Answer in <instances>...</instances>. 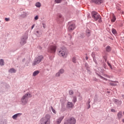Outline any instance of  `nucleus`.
<instances>
[{"instance_id":"obj_1","label":"nucleus","mask_w":124,"mask_h":124,"mask_svg":"<svg viewBox=\"0 0 124 124\" xmlns=\"http://www.w3.org/2000/svg\"><path fill=\"white\" fill-rule=\"evenodd\" d=\"M31 96H32V95H31V94L29 93L25 94L21 99V102L22 105H26V104L28 103V99L29 97H31Z\"/></svg>"},{"instance_id":"obj_2","label":"nucleus","mask_w":124,"mask_h":124,"mask_svg":"<svg viewBox=\"0 0 124 124\" xmlns=\"http://www.w3.org/2000/svg\"><path fill=\"white\" fill-rule=\"evenodd\" d=\"M50 123H51V116L48 114H46L45 117L41 120V124H50Z\"/></svg>"},{"instance_id":"obj_3","label":"nucleus","mask_w":124,"mask_h":124,"mask_svg":"<svg viewBox=\"0 0 124 124\" xmlns=\"http://www.w3.org/2000/svg\"><path fill=\"white\" fill-rule=\"evenodd\" d=\"M92 16L95 21H97V20H99V23H101V22H102L101 20V16L99 14H98V13H97V12H92Z\"/></svg>"},{"instance_id":"obj_4","label":"nucleus","mask_w":124,"mask_h":124,"mask_svg":"<svg viewBox=\"0 0 124 124\" xmlns=\"http://www.w3.org/2000/svg\"><path fill=\"white\" fill-rule=\"evenodd\" d=\"M58 54L60 56V57L66 58L67 57V55H68V52H67L65 49L62 48L59 51Z\"/></svg>"},{"instance_id":"obj_5","label":"nucleus","mask_w":124,"mask_h":124,"mask_svg":"<svg viewBox=\"0 0 124 124\" xmlns=\"http://www.w3.org/2000/svg\"><path fill=\"white\" fill-rule=\"evenodd\" d=\"M43 60V56H39L37 58H36L32 63V65H36L39 63L41 62V61Z\"/></svg>"},{"instance_id":"obj_6","label":"nucleus","mask_w":124,"mask_h":124,"mask_svg":"<svg viewBox=\"0 0 124 124\" xmlns=\"http://www.w3.org/2000/svg\"><path fill=\"white\" fill-rule=\"evenodd\" d=\"M76 123V120L74 117H71L70 118L66 120L64 124H75Z\"/></svg>"},{"instance_id":"obj_7","label":"nucleus","mask_w":124,"mask_h":124,"mask_svg":"<svg viewBox=\"0 0 124 124\" xmlns=\"http://www.w3.org/2000/svg\"><path fill=\"white\" fill-rule=\"evenodd\" d=\"M57 49V46L53 45L51 46L48 48V52L49 53H55Z\"/></svg>"},{"instance_id":"obj_8","label":"nucleus","mask_w":124,"mask_h":124,"mask_svg":"<svg viewBox=\"0 0 124 124\" xmlns=\"http://www.w3.org/2000/svg\"><path fill=\"white\" fill-rule=\"evenodd\" d=\"M92 1L95 4H101L103 2V0H92Z\"/></svg>"},{"instance_id":"obj_9","label":"nucleus","mask_w":124,"mask_h":124,"mask_svg":"<svg viewBox=\"0 0 124 124\" xmlns=\"http://www.w3.org/2000/svg\"><path fill=\"white\" fill-rule=\"evenodd\" d=\"M27 38H28V37H26V38H22L20 41V44L21 45H24V44H26L27 43Z\"/></svg>"},{"instance_id":"obj_10","label":"nucleus","mask_w":124,"mask_h":124,"mask_svg":"<svg viewBox=\"0 0 124 124\" xmlns=\"http://www.w3.org/2000/svg\"><path fill=\"white\" fill-rule=\"evenodd\" d=\"M75 29V24H71L69 26L68 31H73Z\"/></svg>"},{"instance_id":"obj_11","label":"nucleus","mask_w":124,"mask_h":124,"mask_svg":"<svg viewBox=\"0 0 124 124\" xmlns=\"http://www.w3.org/2000/svg\"><path fill=\"white\" fill-rule=\"evenodd\" d=\"M109 85H110V86H113L115 87V86H118L119 85V82L113 81V82L109 83Z\"/></svg>"},{"instance_id":"obj_12","label":"nucleus","mask_w":124,"mask_h":124,"mask_svg":"<svg viewBox=\"0 0 124 124\" xmlns=\"http://www.w3.org/2000/svg\"><path fill=\"white\" fill-rule=\"evenodd\" d=\"M63 118H64L63 116L60 117L58 119H57V120L56 121V124H60L61 123H62V120H63Z\"/></svg>"},{"instance_id":"obj_13","label":"nucleus","mask_w":124,"mask_h":124,"mask_svg":"<svg viewBox=\"0 0 124 124\" xmlns=\"http://www.w3.org/2000/svg\"><path fill=\"white\" fill-rule=\"evenodd\" d=\"M117 117L119 120L123 118V112L122 111H119L117 114Z\"/></svg>"},{"instance_id":"obj_14","label":"nucleus","mask_w":124,"mask_h":124,"mask_svg":"<svg viewBox=\"0 0 124 124\" xmlns=\"http://www.w3.org/2000/svg\"><path fill=\"white\" fill-rule=\"evenodd\" d=\"M22 115V113H17L16 114H15L14 116H13L12 118L14 119V120H16L18 117H20Z\"/></svg>"},{"instance_id":"obj_15","label":"nucleus","mask_w":124,"mask_h":124,"mask_svg":"<svg viewBox=\"0 0 124 124\" xmlns=\"http://www.w3.org/2000/svg\"><path fill=\"white\" fill-rule=\"evenodd\" d=\"M86 35L87 36V37H89V36L91 35V31L89 29H87L86 31Z\"/></svg>"},{"instance_id":"obj_16","label":"nucleus","mask_w":124,"mask_h":124,"mask_svg":"<svg viewBox=\"0 0 124 124\" xmlns=\"http://www.w3.org/2000/svg\"><path fill=\"white\" fill-rule=\"evenodd\" d=\"M63 20V18H62V15H59L57 17V22H62Z\"/></svg>"},{"instance_id":"obj_17","label":"nucleus","mask_w":124,"mask_h":124,"mask_svg":"<svg viewBox=\"0 0 124 124\" xmlns=\"http://www.w3.org/2000/svg\"><path fill=\"white\" fill-rule=\"evenodd\" d=\"M67 106H68V107H69L70 108H72V107H73V106H74V105H73V104L72 103L68 102Z\"/></svg>"},{"instance_id":"obj_18","label":"nucleus","mask_w":124,"mask_h":124,"mask_svg":"<svg viewBox=\"0 0 124 124\" xmlns=\"http://www.w3.org/2000/svg\"><path fill=\"white\" fill-rule=\"evenodd\" d=\"M9 72L10 73H15L16 72V70L11 68L9 70Z\"/></svg>"},{"instance_id":"obj_19","label":"nucleus","mask_w":124,"mask_h":124,"mask_svg":"<svg viewBox=\"0 0 124 124\" xmlns=\"http://www.w3.org/2000/svg\"><path fill=\"white\" fill-rule=\"evenodd\" d=\"M38 74H39V71H35L33 73L32 75L33 76H36Z\"/></svg>"},{"instance_id":"obj_20","label":"nucleus","mask_w":124,"mask_h":124,"mask_svg":"<svg viewBox=\"0 0 124 124\" xmlns=\"http://www.w3.org/2000/svg\"><path fill=\"white\" fill-rule=\"evenodd\" d=\"M115 21H116V17L115 16V15H113L112 18L111 20V22H112V23H114Z\"/></svg>"},{"instance_id":"obj_21","label":"nucleus","mask_w":124,"mask_h":124,"mask_svg":"<svg viewBox=\"0 0 124 124\" xmlns=\"http://www.w3.org/2000/svg\"><path fill=\"white\" fill-rule=\"evenodd\" d=\"M35 6H36V7H39V8L41 6V4L39 2H37L35 4Z\"/></svg>"},{"instance_id":"obj_22","label":"nucleus","mask_w":124,"mask_h":124,"mask_svg":"<svg viewBox=\"0 0 124 124\" xmlns=\"http://www.w3.org/2000/svg\"><path fill=\"white\" fill-rule=\"evenodd\" d=\"M106 51L107 52H110L111 51V47H110V46H108L106 47Z\"/></svg>"},{"instance_id":"obj_23","label":"nucleus","mask_w":124,"mask_h":124,"mask_svg":"<svg viewBox=\"0 0 124 124\" xmlns=\"http://www.w3.org/2000/svg\"><path fill=\"white\" fill-rule=\"evenodd\" d=\"M4 62L3 61V60L0 59V65H4Z\"/></svg>"},{"instance_id":"obj_24","label":"nucleus","mask_w":124,"mask_h":124,"mask_svg":"<svg viewBox=\"0 0 124 124\" xmlns=\"http://www.w3.org/2000/svg\"><path fill=\"white\" fill-rule=\"evenodd\" d=\"M50 108H51V110L52 111L53 113H54V114H57V111H56V110H55V109H54L53 107H51Z\"/></svg>"},{"instance_id":"obj_25","label":"nucleus","mask_w":124,"mask_h":124,"mask_svg":"<svg viewBox=\"0 0 124 124\" xmlns=\"http://www.w3.org/2000/svg\"><path fill=\"white\" fill-rule=\"evenodd\" d=\"M111 31L113 34H116V33H117V31L114 29H112L111 30Z\"/></svg>"},{"instance_id":"obj_26","label":"nucleus","mask_w":124,"mask_h":124,"mask_svg":"<svg viewBox=\"0 0 124 124\" xmlns=\"http://www.w3.org/2000/svg\"><path fill=\"white\" fill-rule=\"evenodd\" d=\"M36 33H37V36L38 37H40V36H41L42 33H39V31H36Z\"/></svg>"},{"instance_id":"obj_27","label":"nucleus","mask_w":124,"mask_h":124,"mask_svg":"<svg viewBox=\"0 0 124 124\" xmlns=\"http://www.w3.org/2000/svg\"><path fill=\"white\" fill-rule=\"evenodd\" d=\"M62 0H55V1L56 3H61Z\"/></svg>"},{"instance_id":"obj_28","label":"nucleus","mask_w":124,"mask_h":124,"mask_svg":"<svg viewBox=\"0 0 124 124\" xmlns=\"http://www.w3.org/2000/svg\"><path fill=\"white\" fill-rule=\"evenodd\" d=\"M76 101H77V99L76 98V97H74L73 99V102H74V103H75Z\"/></svg>"},{"instance_id":"obj_29","label":"nucleus","mask_w":124,"mask_h":124,"mask_svg":"<svg viewBox=\"0 0 124 124\" xmlns=\"http://www.w3.org/2000/svg\"><path fill=\"white\" fill-rule=\"evenodd\" d=\"M59 72H60V73L61 74H62V73H63V72H64V70L63 69H61V70H60Z\"/></svg>"},{"instance_id":"obj_30","label":"nucleus","mask_w":124,"mask_h":124,"mask_svg":"<svg viewBox=\"0 0 124 124\" xmlns=\"http://www.w3.org/2000/svg\"><path fill=\"white\" fill-rule=\"evenodd\" d=\"M61 76V74L59 72H58L56 74V77H60Z\"/></svg>"},{"instance_id":"obj_31","label":"nucleus","mask_w":124,"mask_h":124,"mask_svg":"<svg viewBox=\"0 0 124 124\" xmlns=\"http://www.w3.org/2000/svg\"><path fill=\"white\" fill-rule=\"evenodd\" d=\"M73 93H74V92H73V91L70 90L69 91V94H70V95H72V94H73Z\"/></svg>"},{"instance_id":"obj_32","label":"nucleus","mask_w":124,"mask_h":124,"mask_svg":"<svg viewBox=\"0 0 124 124\" xmlns=\"http://www.w3.org/2000/svg\"><path fill=\"white\" fill-rule=\"evenodd\" d=\"M72 62H74V63H75V62H76V58H72Z\"/></svg>"},{"instance_id":"obj_33","label":"nucleus","mask_w":124,"mask_h":124,"mask_svg":"<svg viewBox=\"0 0 124 124\" xmlns=\"http://www.w3.org/2000/svg\"><path fill=\"white\" fill-rule=\"evenodd\" d=\"M108 66H109L110 68L112 69V66L110 64V63L108 62Z\"/></svg>"},{"instance_id":"obj_34","label":"nucleus","mask_w":124,"mask_h":124,"mask_svg":"<svg viewBox=\"0 0 124 124\" xmlns=\"http://www.w3.org/2000/svg\"><path fill=\"white\" fill-rule=\"evenodd\" d=\"M34 19L35 20H38V16H35Z\"/></svg>"},{"instance_id":"obj_35","label":"nucleus","mask_w":124,"mask_h":124,"mask_svg":"<svg viewBox=\"0 0 124 124\" xmlns=\"http://www.w3.org/2000/svg\"><path fill=\"white\" fill-rule=\"evenodd\" d=\"M111 111L112 112H113V113H115V112H116V110H115L114 109L112 108V109H111Z\"/></svg>"},{"instance_id":"obj_36","label":"nucleus","mask_w":124,"mask_h":124,"mask_svg":"<svg viewBox=\"0 0 124 124\" xmlns=\"http://www.w3.org/2000/svg\"><path fill=\"white\" fill-rule=\"evenodd\" d=\"M5 21H6V22H8V21H9V18H5Z\"/></svg>"},{"instance_id":"obj_37","label":"nucleus","mask_w":124,"mask_h":124,"mask_svg":"<svg viewBox=\"0 0 124 124\" xmlns=\"http://www.w3.org/2000/svg\"><path fill=\"white\" fill-rule=\"evenodd\" d=\"M43 27L44 29H45V28H46V25H45V24L43 23Z\"/></svg>"},{"instance_id":"obj_38","label":"nucleus","mask_w":124,"mask_h":124,"mask_svg":"<svg viewBox=\"0 0 124 124\" xmlns=\"http://www.w3.org/2000/svg\"><path fill=\"white\" fill-rule=\"evenodd\" d=\"M100 78H101L102 79H103V80H106V79L104 78H103L102 76H100Z\"/></svg>"},{"instance_id":"obj_39","label":"nucleus","mask_w":124,"mask_h":124,"mask_svg":"<svg viewBox=\"0 0 124 124\" xmlns=\"http://www.w3.org/2000/svg\"><path fill=\"white\" fill-rule=\"evenodd\" d=\"M85 59L87 61H88V60H89V57H88V56H86Z\"/></svg>"},{"instance_id":"obj_40","label":"nucleus","mask_w":124,"mask_h":124,"mask_svg":"<svg viewBox=\"0 0 124 124\" xmlns=\"http://www.w3.org/2000/svg\"><path fill=\"white\" fill-rule=\"evenodd\" d=\"M34 26H35L34 24L32 26L31 30H32V29H33V28H34Z\"/></svg>"},{"instance_id":"obj_41","label":"nucleus","mask_w":124,"mask_h":124,"mask_svg":"<svg viewBox=\"0 0 124 124\" xmlns=\"http://www.w3.org/2000/svg\"><path fill=\"white\" fill-rule=\"evenodd\" d=\"M122 121L124 123V118L122 120Z\"/></svg>"},{"instance_id":"obj_42","label":"nucleus","mask_w":124,"mask_h":124,"mask_svg":"<svg viewBox=\"0 0 124 124\" xmlns=\"http://www.w3.org/2000/svg\"><path fill=\"white\" fill-rule=\"evenodd\" d=\"M88 101H89V103H90L91 102V100L89 99V100H88Z\"/></svg>"},{"instance_id":"obj_43","label":"nucleus","mask_w":124,"mask_h":124,"mask_svg":"<svg viewBox=\"0 0 124 124\" xmlns=\"http://www.w3.org/2000/svg\"><path fill=\"white\" fill-rule=\"evenodd\" d=\"M90 107H91V106H90V105H89V106L88 107V109H89Z\"/></svg>"},{"instance_id":"obj_44","label":"nucleus","mask_w":124,"mask_h":124,"mask_svg":"<svg viewBox=\"0 0 124 124\" xmlns=\"http://www.w3.org/2000/svg\"><path fill=\"white\" fill-rule=\"evenodd\" d=\"M69 35L70 36V38H71V35L70 34H69Z\"/></svg>"}]
</instances>
